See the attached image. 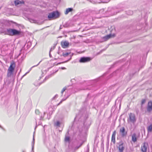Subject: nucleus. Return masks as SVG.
<instances>
[{"instance_id": "nucleus-30", "label": "nucleus", "mask_w": 152, "mask_h": 152, "mask_svg": "<svg viewBox=\"0 0 152 152\" xmlns=\"http://www.w3.org/2000/svg\"><path fill=\"white\" fill-rule=\"evenodd\" d=\"M62 28V26L61 25L60 26V27L59 29L60 30Z\"/></svg>"}, {"instance_id": "nucleus-34", "label": "nucleus", "mask_w": 152, "mask_h": 152, "mask_svg": "<svg viewBox=\"0 0 152 152\" xmlns=\"http://www.w3.org/2000/svg\"><path fill=\"white\" fill-rule=\"evenodd\" d=\"M42 119V117H41V118H40V119Z\"/></svg>"}, {"instance_id": "nucleus-28", "label": "nucleus", "mask_w": 152, "mask_h": 152, "mask_svg": "<svg viewBox=\"0 0 152 152\" xmlns=\"http://www.w3.org/2000/svg\"><path fill=\"white\" fill-rule=\"evenodd\" d=\"M68 97V96H67V97L65 99H63L61 100V101L60 102V103H61L62 101H64Z\"/></svg>"}, {"instance_id": "nucleus-31", "label": "nucleus", "mask_w": 152, "mask_h": 152, "mask_svg": "<svg viewBox=\"0 0 152 152\" xmlns=\"http://www.w3.org/2000/svg\"><path fill=\"white\" fill-rule=\"evenodd\" d=\"M55 46H54L53 47H52V50H53L55 48Z\"/></svg>"}, {"instance_id": "nucleus-20", "label": "nucleus", "mask_w": 152, "mask_h": 152, "mask_svg": "<svg viewBox=\"0 0 152 152\" xmlns=\"http://www.w3.org/2000/svg\"><path fill=\"white\" fill-rule=\"evenodd\" d=\"M61 124V123L59 121H57L55 123V125L58 126L60 127V125Z\"/></svg>"}, {"instance_id": "nucleus-22", "label": "nucleus", "mask_w": 152, "mask_h": 152, "mask_svg": "<svg viewBox=\"0 0 152 152\" xmlns=\"http://www.w3.org/2000/svg\"><path fill=\"white\" fill-rule=\"evenodd\" d=\"M146 100L145 99H143L141 101V107L143 104L145 102Z\"/></svg>"}, {"instance_id": "nucleus-33", "label": "nucleus", "mask_w": 152, "mask_h": 152, "mask_svg": "<svg viewBox=\"0 0 152 152\" xmlns=\"http://www.w3.org/2000/svg\"><path fill=\"white\" fill-rule=\"evenodd\" d=\"M57 96V95H56V96H54L53 97V98H55V97H56V96Z\"/></svg>"}, {"instance_id": "nucleus-14", "label": "nucleus", "mask_w": 152, "mask_h": 152, "mask_svg": "<svg viewBox=\"0 0 152 152\" xmlns=\"http://www.w3.org/2000/svg\"><path fill=\"white\" fill-rule=\"evenodd\" d=\"M132 140L134 142H135L137 141L136 135V134H134L132 136Z\"/></svg>"}, {"instance_id": "nucleus-4", "label": "nucleus", "mask_w": 152, "mask_h": 152, "mask_svg": "<svg viewBox=\"0 0 152 152\" xmlns=\"http://www.w3.org/2000/svg\"><path fill=\"white\" fill-rule=\"evenodd\" d=\"M119 152H123L125 149V145L122 141L120 142L117 146Z\"/></svg>"}, {"instance_id": "nucleus-35", "label": "nucleus", "mask_w": 152, "mask_h": 152, "mask_svg": "<svg viewBox=\"0 0 152 152\" xmlns=\"http://www.w3.org/2000/svg\"><path fill=\"white\" fill-rule=\"evenodd\" d=\"M27 73H28V72H27V73H25V75H26Z\"/></svg>"}, {"instance_id": "nucleus-13", "label": "nucleus", "mask_w": 152, "mask_h": 152, "mask_svg": "<svg viewBox=\"0 0 152 152\" xmlns=\"http://www.w3.org/2000/svg\"><path fill=\"white\" fill-rule=\"evenodd\" d=\"M24 2L23 1H21L18 0H16L15 1V5L16 6L20 5L21 4H24Z\"/></svg>"}, {"instance_id": "nucleus-17", "label": "nucleus", "mask_w": 152, "mask_h": 152, "mask_svg": "<svg viewBox=\"0 0 152 152\" xmlns=\"http://www.w3.org/2000/svg\"><path fill=\"white\" fill-rule=\"evenodd\" d=\"M34 142H35V139H34V135H33V141L32 142V151L33 152H34Z\"/></svg>"}, {"instance_id": "nucleus-25", "label": "nucleus", "mask_w": 152, "mask_h": 152, "mask_svg": "<svg viewBox=\"0 0 152 152\" xmlns=\"http://www.w3.org/2000/svg\"><path fill=\"white\" fill-rule=\"evenodd\" d=\"M35 112L36 114H37L39 115V114L40 113V112H39V110H36Z\"/></svg>"}, {"instance_id": "nucleus-7", "label": "nucleus", "mask_w": 152, "mask_h": 152, "mask_svg": "<svg viewBox=\"0 0 152 152\" xmlns=\"http://www.w3.org/2000/svg\"><path fill=\"white\" fill-rule=\"evenodd\" d=\"M15 66V63L14 62L11 63L8 69V71L10 73V74H12L14 68Z\"/></svg>"}, {"instance_id": "nucleus-18", "label": "nucleus", "mask_w": 152, "mask_h": 152, "mask_svg": "<svg viewBox=\"0 0 152 152\" xmlns=\"http://www.w3.org/2000/svg\"><path fill=\"white\" fill-rule=\"evenodd\" d=\"M57 71H58V70L56 71L55 72H53L52 74L49 75L48 76L46 77L45 78V80H47V79H48L50 77H51L52 76H53L54 75V73L56 72Z\"/></svg>"}, {"instance_id": "nucleus-37", "label": "nucleus", "mask_w": 152, "mask_h": 152, "mask_svg": "<svg viewBox=\"0 0 152 152\" xmlns=\"http://www.w3.org/2000/svg\"><path fill=\"white\" fill-rule=\"evenodd\" d=\"M9 73H8V75Z\"/></svg>"}, {"instance_id": "nucleus-32", "label": "nucleus", "mask_w": 152, "mask_h": 152, "mask_svg": "<svg viewBox=\"0 0 152 152\" xmlns=\"http://www.w3.org/2000/svg\"><path fill=\"white\" fill-rule=\"evenodd\" d=\"M61 68L62 69H66L65 67H62Z\"/></svg>"}, {"instance_id": "nucleus-3", "label": "nucleus", "mask_w": 152, "mask_h": 152, "mask_svg": "<svg viewBox=\"0 0 152 152\" xmlns=\"http://www.w3.org/2000/svg\"><path fill=\"white\" fill-rule=\"evenodd\" d=\"M59 13L58 11L53 12L50 13L48 16L49 20H51L52 18H56L59 17Z\"/></svg>"}, {"instance_id": "nucleus-36", "label": "nucleus", "mask_w": 152, "mask_h": 152, "mask_svg": "<svg viewBox=\"0 0 152 152\" xmlns=\"http://www.w3.org/2000/svg\"><path fill=\"white\" fill-rule=\"evenodd\" d=\"M71 57H70V59H69V60H70V59H71Z\"/></svg>"}, {"instance_id": "nucleus-40", "label": "nucleus", "mask_w": 152, "mask_h": 152, "mask_svg": "<svg viewBox=\"0 0 152 152\" xmlns=\"http://www.w3.org/2000/svg\"><path fill=\"white\" fill-rule=\"evenodd\" d=\"M23 152H24V151H23Z\"/></svg>"}, {"instance_id": "nucleus-2", "label": "nucleus", "mask_w": 152, "mask_h": 152, "mask_svg": "<svg viewBox=\"0 0 152 152\" xmlns=\"http://www.w3.org/2000/svg\"><path fill=\"white\" fill-rule=\"evenodd\" d=\"M129 117L127 119L128 123H132L134 124L136 122V118L135 115L133 113H130L129 114Z\"/></svg>"}, {"instance_id": "nucleus-12", "label": "nucleus", "mask_w": 152, "mask_h": 152, "mask_svg": "<svg viewBox=\"0 0 152 152\" xmlns=\"http://www.w3.org/2000/svg\"><path fill=\"white\" fill-rule=\"evenodd\" d=\"M116 134V132L115 131H114L112 135L111 141L114 144H115V136Z\"/></svg>"}, {"instance_id": "nucleus-8", "label": "nucleus", "mask_w": 152, "mask_h": 152, "mask_svg": "<svg viewBox=\"0 0 152 152\" xmlns=\"http://www.w3.org/2000/svg\"><path fill=\"white\" fill-rule=\"evenodd\" d=\"M148 112L150 113L152 110V101H150L148 102L147 107Z\"/></svg>"}, {"instance_id": "nucleus-23", "label": "nucleus", "mask_w": 152, "mask_h": 152, "mask_svg": "<svg viewBox=\"0 0 152 152\" xmlns=\"http://www.w3.org/2000/svg\"><path fill=\"white\" fill-rule=\"evenodd\" d=\"M82 143L80 144L79 146L76 147L75 148V150H76L78 149L82 145Z\"/></svg>"}, {"instance_id": "nucleus-9", "label": "nucleus", "mask_w": 152, "mask_h": 152, "mask_svg": "<svg viewBox=\"0 0 152 152\" xmlns=\"http://www.w3.org/2000/svg\"><path fill=\"white\" fill-rule=\"evenodd\" d=\"M148 147V143L146 142L144 143L141 146V151L142 152H146Z\"/></svg>"}, {"instance_id": "nucleus-27", "label": "nucleus", "mask_w": 152, "mask_h": 152, "mask_svg": "<svg viewBox=\"0 0 152 152\" xmlns=\"http://www.w3.org/2000/svg\"><path fill=\"white\" fill-rule=\"evenodd\" d=\"M41 61H40L39 62V63H38L37 65H36L34 66H33L32 67H31V69L32 68H33V67H35V66H38V65L39 64V63L41 62Z\"/></svg>"}, {"instance_id": "nucleus-29", "label": "nucleus", "mask_w": 152, "mask_h": 152, "mask_svg": "<svg viewBox=\"0 0 152 152\" xmlns=\"http://www.w3.org/2000/svg\"><path fill=\"white\" fill-rule=\"evenodd\" d=\"M130 14H129V15H131L133 14L132 11H130Z\"/></svg>"}, {"instance_id": "nucleus-6", "label": "nucleus", "mask_w": 152, "mask_h": 152, "mask_svg": "<svg viewBox=\"0 0 152 152\" xmlns=\"http://www.w3.org/2000/svg\"><path fill=\"white\" fill-rule=\"evenodd\" d=\"M120 132L122 137H126L127 134V132L126 131L124 127H122L120 128Z\"/></svg>"}, {"instance_id": "nucleus-10", "label": "nucleus", "mask_w": 152, "mask_h": 152, "mask_svg": "<svg viewBox=\"0 0 152 152\" xmlns=\"http://www.w3.org/2000/svg\"><path fill=\"white\" fill-rule=\"evenodd\" d=\"M61 44L62 47L63 48H66L68 47L69 45V42L67 41L61 42Z\"/></svg>"}, {"instance_id": "nucleus-38", "label": "nucleus", "mask_w": 152, "mask_h": 152, "mask_svg": "<svg viewBox=\"0 0 152 152\" xmlns=\"http://www.w3.org/2000/svg\"><path fill=\"white\" fill-rule=\"evenodd\" d=\"M86 152H88V151H86Z\"/></svg>"}, {"instance_id": "nucleus-26", "label": "nucleus", "mask_w": 152, "mask_h": 152, "mask_svg": "<svg viewBox=\"0 0 152 152\" xmlns=\"http://www.w3.org/2000/svg\"><path fill=\"white\" fill-rule=\"evenodd\" d=\"M52 48H50V52H49V56H50V57H51L52 56H51V54H50V52L52 50Z\"/></svg>"}, {"instance_id": "nucleus-5", "label": "nucleus", "mask_w": 152, "mask_h": 152, "mask_svg": "<svg viewBox=\"0 0 152 152\" xmlns=\"http://www.w3.org/2000/svg\"><path fill=\"white\" fill-rule=\"evenodd\" d=\"M91 58L88 57H82L80 58L79 62L80 63L87 62L90 61Z\"/></svg>"}, {"instance_id": "nucleus-19", "label": "nucleus", "mask_w": 152, "mask_h": 152, "mask_svg": "<svg viewBox=\"0 0 152 152\" xmlns=\"http://www.w3.org/2000/svg\"><path fill=\"white\" fill-rule=\"evenodd\" d=\"M65 140L66 142H69L70 141L69 137L66 135Z\"/></svg>"}, {"instance_id": "nucleus-39", "label": "nucleus", "mask_w": 152, "mask_h": 152, "mask_svg": "<svg viewBox=\"0 0 152 152\" xmlns=\"http://www.w3.org/2000/svg\"><path fill=\"white\" fill-rule=\"evenodd\" d=\"M0 127H1V126H0Z\"/></svg>"}, {"instance_id": "nucleus-1", "label": "nucleus", "mask_w": 152, "mask_h": 152, "mask_svg": "<svg viewBox=\"0 0 152 152\" xmlns=\"http://www.w3.org/2000/svg\"><path fill=\"white\" fill-rule=\"evenodd\" d=\"M2 33L4 34H5L13 36L20 34V32L15 29L7 28L2 31Z\"/></svg>"}, {"instance_id": "nucleus-15", "label": "nucleus", "mask_w": 152, "mask_h": 152, "mask_svg": "<svg viewBox=\"0 0 152 152\" xmlns=\"http://www.w3.org/2000/svg\"><path fill=\"white\" fill-rule=\"evenodd\" d=\"M73 10V9L72 8H68L66 9V10L65 12V15H67L69 12H72Z\"/></svg>"}, {"instance_id": "nucleus-24", "label": "nucleus", "mask_w": 152, "mask_h": 152, "mask_svg": "<svg viewBox=\"0 0 152 152\" xmlns=\"http://www.w3.org/2000/svg\"><path fill=\"white\" fill-rule=\"evenodd\" d=\"M66 89V87H64L63 88L61 91V93L62 94H63V92L65 91V90Z\"/></svg>"}, {"instance_id": "nucleus-16", "label": "nucleus", "mask_w": 152, "mask_h": 152, "mask_svg": "<svg viewBox=\"0 0 152 152\" xmlns=\"http://www.w3.org/2000/svg\"><path fill=\"white\" fill-rule=\"evenodd\" d=\"M147 130L148 132H151L152 131V124H151L148 126Z\"/></svg>"}, {"instance_id": "nucleus-11", "label": "nucleus", "mask_w": 152, "mask_h": 152, "mask_svg": "<svg viewBox=\"0 0 152 152\" xmlns=\"http://www.w3.org/2000/svg\"><path fill=\"white\" fill-rule=\"evenodd\" d=\"M115 36V34L111 35V34L108 35L106 36H105L103 37L102 39L104 41H106L110 38L113 37H114Z\"/></svg>"}, {"instance_id": "nucleus-21", "label": "nucleus", "mask_w": 152, "mask_h": 152, "mask_svg": "<svg viewBox=\"0 0 152 152\" xmlns=\"http://www.w3.org/2000/svg\"><path fill=\"white\" fill-rule=\"evenodd\" d=\"M70 53H63V56L64 57H66Z\"/></svg>"}]
</instances>
